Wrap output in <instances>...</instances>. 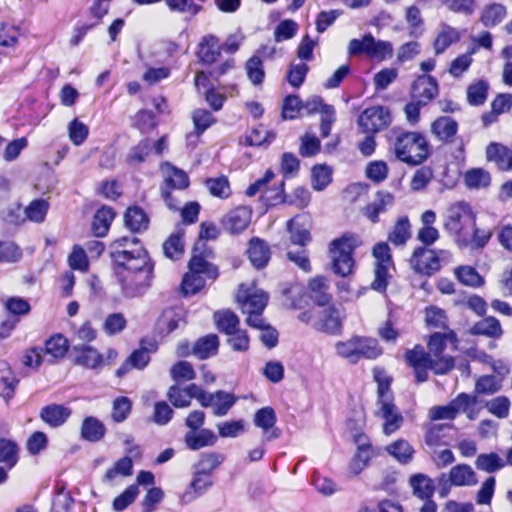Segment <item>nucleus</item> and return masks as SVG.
I'll list each match as a JSON object with an SVG mask.
<instances>
[{
	"mask_svg": "<svg viewBox=\"0 0 512 512\" xmlns=\"http://www.w3.org/2000/svg\"><path fill=\"white\" fill-rule=\"evenodd\" d=\"M127 265H113L121 292L126 298L142 296L151 285L154 265L140 251Z\"/></svg>",
	"mask_w": 512,
	"mask_h": 512,
	"instance_id": "nucleus-1",
	"label": "nucleus"
},
{
	"mask_svg": "<svg viewBox=\"0 0 512 512\" xmlns=\"http://www.w3.org/2000/svg\"><path fill=\"white\" fill-rule=\"evenodd\" d=\"M396 157L409 165L423 163L429 155V144L419 132H400L394 141Z\"/></svg>",
	"mask_w": 512,
	"mask_h": 512,
	"instance_id": "nucleus-2",
	"label": "nucleus"
},
{
	"mask_svg": "<svg viewBox=\"0 0 512 512\" xmlns=\"http://www.w3.org/2000/svg\"><path fill=\"white\" fill-rule=\"evenodd\" d=\"M360 244L359 237L352 233H345L330 243L329 253L334 273L342 277L352 273L354 267L352 254Z\"/></svg>",
	"mask_w": 512,
	"mask_h": 512,
	"instance_id": "nucleus-3",
	"label": "nucleus"
},
{
	"mask_svg": "<svg viewBox=\"0 0 512 512\" xmlns=\"http://www.w3.org/2000/svg\"><path fill=\"white\" fill-rule=\"evenodd\" d=\"M451 254L447 250H434L427 247H418L414 250L410 264L415 272L431 276L441 269L442 263L450 260Z\"/></svg>",
	"mask_w": 512,
	"mask_h": 512,
	"instance_id": "nucleus-4",
	"label": "nucleus"
},
{
	"mask_svg": "<svg viewBox=\"0 0 512 512\" xmlns=\"http://www.w3.org/2000/svg\"><path fill=\"white\" fill-rule=\"evenodd\" d=\"M474 222H476V217L469 204L462 201L456 202L447 208L443 225L449 234L455 236L456 240L459 236H464L465 228L474 226Z\"/></svg>",
	"mask_w": 512,
	"mask_h": 512,
	"instance_id": "nucleus-5",
	"label": "nucleus"
},
{
	"mask_svg": "<svg viewBox=\"0 0 512 512\" xmlns=\"http://www.w3.org/2000/svg\"><path fill=\"white\" fill-rule=\"evenodd\" d=\"M404 358L412 368L430 367V370L436 375L447 374L455 367L454 360L450 358L434 359L421 345H415L413 349L407 350Z\"/></svg>",
	"mask_w": 512,
	"mask_h": 512,
	"instance_id": "nucleus-6",
	"label": "nucleus"
},
{
	"mask_svg": "<svg viewBox=\"0 0 512 512\" xmlns=\"http://www.w3.org/2000/svg\"><path fill=\"white\" fill-rule=\"evenodd\" d=\"M348 52L353 56L366 54L370 58L384 60L392 57L393 46L388 41L376 40L372 34L368 33L361 40H350Z\"/></svg>",
	"mask_w": 512,
	"mask_h": 512,
	"instance_id": "nucleus-7",
	"label": "nucleus"
},
{
	"mask_svg": "<svg viewBox=\"0 0 512 512\" xmlns=\"http://www.w3.org/2000/svg\"><path fill=\"white\" fill-rule=\"evenodd\" d=\"M140 251L145 258H149L148 252L137 237L123 236L111 243L109 255L113 265H127L133 259L132 257Z\"/></svg>",
	"mask_w": 512,
	"mask_h": 512,
	"instance_id": "nucleus-8",
	"label": "nucleus"
},
{
	"mask_svg": "<svg viewBox=\"0 0 512 512\" xmlns=\"http://www.w3.org/2000/svg\"><path fill=\"white\" fill-rule=\"evenodd\" d=\"M440 495L442 497L448 494L450 487L453 486H472L477 483L476 474L471 466L467 464H458L452 467L448 474L442 473L438 479Z\"/></svg>",
	"mask_w": 512,
	"mask_h": 512,
	"instance_id": "nucleus-9",
	"label": "nucleus"
},
{
	"mask_svg": "<svg viewBox=\"0 0 512 512\" xmlns=\"http://www.w3.org/2000/svg\"><path fill=\"white\" fill-rule=\"evenodd\" d=\"M390 122L389 112L382 106L365 109L359 116L358 124L363 132L374 134L388 126Z\"/></svg>",
	"mask_w": 512,
	"mask_h": 512,
	"instance_id": "nucleus-10",
	"label": "nucleus"
},
{
	"mask_svg": "<svg viewBox=\"0 0 512 512\" xmlns=\"http://www.w3.org/2000/svg\"><path fill=\"white\" fill-rule=\"evenodd\" d=\"M189 186L188 175L176 167H172L168 176L165 178L163 184L160 187L161 196L170 210L176 211L178 204L172 202L171 189L183 190Z\"/></svg>",
	"mask_w": 512,
	"mask_h": 512,
	"instance_id": "nucleus-11",
	"label": "nucleus"
},
{
	"mask_svg": "<svg viewBox=\"0 0 512 512\" xmlns=\"http://www.w3.org/2000/svg\"><path fill=\"white\" fill-rule=\"evenodd\" d=\"M252 210L247 206H238L227 212L221 219L223 229L229 234L243 232L251 222Z\"/></svg>",
	"mask_w": 512,
	"mask_h": 512,
	"instance_id": "nucleus-12",
	"label": "nucleus"
},
{
	"mask_svg": "<svg viewBox=\"0 0 512 512\" xmlns=\"http://www.w3.org/2000/svg\"><path fill=\"white\" fill-rule=\"evenodd\" d=\"M439 93L436 78L430 75H421L413 82L411 87V99L417 100L422 105H427Z\"/></svg>",
	"mask_w": 512,
	"mask_h": 512,
	"instance_id": "nucleus-13",
	"label": "nucleus"
},
{
	"mask_svg": "<svg viewBox=\"0 0 512 512\" xmlns=\"http://www.w3.org/2000/svg\"><path fill=\"white\" fill-rule=\"evenodd\" d=\"M236 300L240 304L243 313H262L267 305L268 296L263 291L249 292V290L241 284L236 295Z\"/></svg>",
	"mask_w": 512,
	"mask_h": 512,
	"instance_id": "nucleus-14",
	"label": "nucleus"
},
{
	"mask_svg": "<svg viewBox=\"0 0 512 512\" xmlns=\"http://www.w3.org/2000/svg\"><path fill=\"white\" fill-rule=\"evenodd\" d=\"M314 328L318 331L336 335L342 328L340 311L334 306H329L317 312Z\"/></svg>",
	"mask_w": 512,
	"mask_h": 512,
	"instance_id": "nucleus-15",
	"label": "nucleus"
},
{
	"mask_svg": "<svg viewBox=\"0 0 512 512\" xmlns=\"http://www.w3.org/2000/svg\"><path fill=\"white\" fill-rule=\"evenodd\" d=\"M287 229L293 244L306 246L311 241V222L307 215L301 214L287 222Z\"/></svg>",
	"mask_w": 512,
	"mask_h": 512,
	"instance_id": "nucleus-16",
	"label": "nucleus"
},
{
	"mask_svg": "<svg viewBox=\"0 0 512 512\" xmlns=\"http://www.w3.org/2000/svg\"><path fill=\"white\" fill-rule=\"evenodd\" d=\"M72 414V410L61 404H49L40 410V419L51 428L64 425Z\"/></svg>",
	"mask_w": 512,
	"mask_h": 512,
	"instance_id": "nucleus-17",
	"label": "nucleus"
},
{
	"mask_svg": "<svg viewBox=\"0 0 512 512\" xmlns=\"http://www.w3.org/2000/svg\"><path fill=\"white\" fill-rule=\"evenodd\" d=\"M472 227V235L465 233L464 236H459L456 243L460 248H471L472 250L483 249L490 241L493 231L491 229H482L474 226Z\"/></svg>",
	"mask_w": 512,
	"mask_h": 512,
	"instance_id": "nucleus-18",
	"label": "nucleus"
},
{
	"mask_svg": "<svg viewBox=\"0 0 512 512\" xmlns=\"http://www.w3.org/2000/svg\"><path fill=\"white\" fill-rule=\"evenodd\" d=\"M450 342L452 344H455L457 342V336L452 331L449 330L448 332L439 333L436 332L432 334L428 341V352L431 354L432 358L434 359H442V358H450L455 361L453 356L445 355L444 351L447 347V343Z\"/></svg>",
	"mask_w": 512,
	"mask_h": 512,
	"instance_id": "nucleus-19",
	"label": "nucleus"
},
{
	"mask_svg": "<svg viewBox=\"0 0 512 512\" xmlns=\"http://www.w3.org/2000/svg\"><path fill=\"white\" fill-rule=\"evenodd\" d=\"M378 415L385 420L383 424V432L391 435L396 432L402 425L404 418L392 402H384L378 406Z\"/></svg>",
	"mask_w": 512,
	"mask_h": 512,
	"instance_id": "nucleus-20",
	"label": "nucleus"
},
{
	"mask_svg": "<svg viewBox=\"0 0 512 512\" xmlns=\"http://www.w3.org/2000/svg\"><path fill=\"white\" fill-rule=\"evenodd\" d=\"M486 157L488 161L495 163L499 170H512V150L508 147L492 142L486 148Z\"/></svg>",
	"mask_w": 512,
	"mask_h": 512,
	"instance_id": "nucleus-21",
	"label": "nucleus"
},
{
	"mask_svg": "<svg viewBox=\"0 0 512 512\" xmlns=\"http://www.w3.org/2000/svg\"><path fill=\"white\" fill-rule=\"evenodd\" d=\"M458 131V123L449 116L438 117L431 124V132L437 140L443 143H451Z\"/></svg>",
	"mask_w": 512,
	"mask_h": 512,
	"instance_id": "nucleus-22",
	"label": "nucleus"
},
{
	"mask_svg": "<svg viewBox=\"0 0 512 512\" xmlns=\"http://www.w3.org/2000/svg\"><path fill=\"white\" fill-rule=\"evenodd\" d=\"M74 363L88 369H97L103 363V356L92 346L73 347Z\"/></svg>",
	"mask_w": 512,
	"mask_h": 512,
	"instance_id": "nucleus-23",
	"label": "nucleus"
},
{
	"mask_svg": "<svg viewBox=\"0 0 512 512\" xmlns=\"http://www.w3.org/2000/svg\"><path fill=\"white\" fill-rule=\"evenodd\" d=\"M213 485L211 476L195 469L188 489L182 495V502L189 503L203 495Z\"/></svg>",
	"mask_w": 512,
	"mask_h": 512,
	"instance_id": "nucleus-24",
	"label": "nucleus"
},
{
	"mask_svg": "<svg viewBox=\"0 0 512 512\" xmlns=\"http://www.w3.org/2000/svg\"><path fill=\"white\" fill-rule=\"evenodd\" d=\"M247 253L252 265L257 269L264 268L271 255L269 246L260 238H252L250 240Z\"/></svg>",
	"mask_w": 512,
	"mask_h": 512,
	"instance_id": "nucleus-25",
	"label": "nucleus"
},
{
	"mask_svg": "<svg viewBox=\"0 0 512 512\" xmlns=\"http://www.w3.org/2000/svg\"><path fill=\"white\" fill-rule=\"evenodd\" d=\"M219 338L216 334H208L199 338L192 346V355L200 360L208 359L218 353Z\"/></svg>",
	"mask_w": 512,
	"mask_h": 512,
	"instance_id": "nucleus-26",
	"label": "nucleus"
},
{
	"mask_svg": "<svg viewBox=\"0 0 512 512\" xmlns=\"http://www.w3.org/2000/svg\"><path fill=\"white\" fill-rule=\"evenodd\" d=\"M284 181L282 180L279 184V192L273 198L274 203L287 202L290 205H295L299 209H303L308 206L311 200V194L305 187L299 186L294 189L292 196L289 200L286 199L284 194Z\"/></svg>",
	"mask_w": 512,
	"mask_h": 512,
	"instance_id": "nucleus-27",
	"label": "nucleus"
},
{
	"mask_svg": "<svg viewBox=\"0 0 512 512\" xmlns=\"http://www.w3.org/2000/svg\"><path fill=\"white\" fill-rule=\"evenodd\" d=\"M106 427L102 421L94 416H87L83 419L81 425L82 439L95 443L104 438Z\"/></svg>",
	"mask_w": 512,
	"mask_h": 512,
	"instance_id": "nucleus-28",
	"label": "nucleus"
},
{
	"mask_svg": "<svg viewBox=\"0 0 512 512\" xmlns=\"http://www.w3.org/2000/svg\"><path fill=\"white\" fill-rule=\"evenodd\" d=\"M125 226L134 233L145 231L149 226V217L138 206L129 207L124 214Z\"/></svg>",
	"mask_w": 512,
	"mask_h": 512,
	"instance_id": "nucleus-29",
	"label": "nucleus"
},
{
	"mask_svg": "<svg viewBox=\"0 0 512 512\" xmlns=\"http://www.w3.org/2000/svg\"><path fill=\"white\" fill-rule=\"evenodd\" d=\"M209 407H212L215 416H225L236 403L237 398L229 392L218 390L211 393Z\"/></svg>",
	"mask_w": 512,
	"mask_h": 512,
	"instance_id": "nucleus-30",
	"label": "nucleus"
},
{
	"mask_svg": "<svg viewBox=\"0 0 512 512\" xmlns=\"http://www.w3.org/2000/svg\"><path fill=\"white\" fill-rule=\"evenodd\" d=\"M455 414L464 413L470 420H474L478 414L476 405L478 403V396L476 394L460 393L458 396L450 401Z\"/></svg>",
	"mask_w": 512,
	"mask_h": 512,
	"instance_id": "nucleus-31",
	"label": "nucleus"
},
{
	"mask_svg": "<svg viewBox=\"0 0 512 512\" xmlns=\"http://www.w3.org/2000/svg\"><path fill=\"white\" fill-rule=\"evenodd\" d=\"M394 197L389 192H378L375 200L368 204L364 209V215L373 223L378 222L379 214L386 211L388 206H392Z\"/></svg>",
	"mask_w": 512,
	"mask_h": 512,
	"instance_id": "nucleus-32",
	"label": "nucleus"
},
{
	"mask_svg": "<svg viewBox=\"0 0 512 512\" xmlns=\"http://www.w3.org/2000/svg\"><path fill=\"white\" fill-rule=\"evenodd\" d=\"M330 282L324 276H317L310 280L309 289L311 299L319 306H326L331 301V295L327 292Z\"/></svg>",
	"mask_w": 512,
	"mask_h": 512,
	"instance_id": "nucleus-33",
	"label": "nucleus"
},
{
	"mask_svg": "<svg viewBox=\"0 0 512 512\" xmlns=\"http://www.w3.org/2000/svg\"><path fill=\"white\" fill-rule=\"evenodd\" d=\"M460 39L459 32L448 24H442L438 32L433 47L436 55H440L450 47L453 43L458 42Z\"/></svg>",
	"mask_w": 512,
	"mask_h": 512,
	"instance_id": "nucleus-34",
	"label": "nucleus"
},
{
	"mask_svg": "<svg viewBox=\"0 0 512 512\" xmlns=\"http://www.w3.org/2000/svg\"><path fill=\"white\" fill-rule=\"evenodd\" d=\"M216 440L215 434L208 429H202L198 433L189 431L184 437V442L190 450H199L206 446H212Z\"/></svg>",
	"mask_w": 512,
	"mask_h": 512,
	"instance_id": "nucleus-35",
	"label": "nucleus"
},
{
	"mask_svg": "<svg viewBox=\"0 0 512 512\" xmlns=\"http://www.w3.org/2000/svg\"><path fill=\"white\" fill-rule=\"evenodd\" d=\"M153 148V142L144 138L138 144L132 146L125 157V162L130 166H138L145 162Z\"/></svg>",
	"mask_w": 512,
	"mask_h": 512,
	"instance_id": "nucleus-36",
	"label": "nucleus"
},
{
	"mask_svg": "<svg viewBox=\"0 0 512 512\" xmlns=\"http://www.w3.org/2000/svg\"><path fill=\"white\" fill-rule=\"evenodd\" d=\"M414 495L426 501L431 500L435 486L433 480L425 474L418 473L410 477Z\"/></svg>",
	"mask_w": 512,
	"mask_h": 512,
	"instance_id": "nucleus-37",
	"label": "nucleus"
},
{
	"mask_svg": "<svg viewBox=\"0 0 512 512\" xmlns=\"http://www.w3.org/2000/svg\"><path fill=\"white\" fill-rule=\"evenodd\" d=\"M373 455L374 452L369 443L359 444L356 454L349 463V472L354 476L360 474L368 465Z\"/></svg>",
	"mask_w": 512,
	"mask_h": 512,
	"instance_id": "nucleus-38",
	"label": "nucleus"
},
{
	"mask_svg": "<svg viewBox=\"0 0 512 512\" xmlns=\"http://www.w3.org/2000/svg\"><path fill=\"white\" fill-rule=\"evenodd\" d=\"M472 335H484L491 338H499L503 334L500 322L492 316L485 317L475 323L471 329Z\"/></svg>",
	"mask_w": 512,
	"mask_h": 512,
	"instance_id": "nucleus-39",
	"label": "nucleus"
},
{
	"mask_svg": "<svg viewBox=\"0 0 512 512\" xmlns=\"http://www.w3.org/2000/svg\"><path fill=\"white\" fill-rule=\"evenodd\" d=\"M115 217L112 208L103 206L98 209L93 217L92 230L97 237H103L109 230V227Z\"/></svg>",
	"mask_w": 512,
	"mask_h": 512,
	"instance_id": "nucleus-40",
	"label": "nucleus"
},
{
	"mask_svg": "<svg viewBox=\"0 0 512 512\" xmlns=\"http://www.w3.org/2000/svg\"><path fill=\"white\" fill-rule=\"evenodd\" d=\"M506 15L507 10L503 4L492 3L483 8L480 20L485 27H494L500 24Z\"/></svg>",
	"mask_w": 512,
	"mask_h": 512,
	"instance_id": "nucleus-41",
	"label": "nucleus"
},
{
	"mask_svg": "<svg viewBox=\"0 0 512 512\" xmlns=\"http://www.w3.org/2000/svg\"><path fill=\"white\" fill-rule=\"evenodd\" d=\"M18 379L15 377L6 362H0V395L5 399H11L14 395Z\"/></svg>",
	"mask_w": 512,
	"mask_h": 512,
	"instance_id": "nucleus-42",
	"label": "nucleus"
},
{
	"mask_svg": "<svg viewBox=\"0 0 512 512\" xmlns=\"http://www.w3.org/2000/svg\"><path fill=\"white\" fill-rule=\"evenodd\" d=\"M220 55L218 39L212 35L205 36L199 44L198 56L204 63L211 64Z\"/></svg>",
	"mask_w": 512,
	"mask_h": 512,
	"instance_id": "nucleus-43",
	"label": "nucleus"
},
{
	"mask_svg": "<svg viewBox=\"0 0 512 512\" xmlns=\"http://www.w3.org/2000/svg\"><path fill=\"white\" fill-rule=\"evenodd\" d=\"M68 340L61 334L50 337L43 349V355H50L53 359L63 358L68 351Z\"/></svg>",
	"mask_w": 512,
	"mask_h": 512,
	"instance_id": "nucleus-44",
	"label": "nucleus"
},
{
	"mask_svg": "<svg viewBox=\"0 0 512 512\" xmlns=\"http://www.w3.org/2000/svg\"><path fill=\"white\" fill-rule=\"evenodd\" d=\"M214 320L219 331L225 334H232L238 330L239 318L230 310L217 311L214 313Z\"/></svg>",
	"mask_w": 512,
	"mask_h": 512,
	"instance_id": "nucleus-45",
	"label": "nucleus"
},
{
	"mask_svg": "<svg viewBox=\"0 0 512 512\" xmlns=\"http://www.w3.org/2000/svg\"><path fill=\"white\" fill-rule=\"evenodd\" d=\"M478 470L487 473L496 472L505 467V461L495 452L479 454L475 461Z\"/></svg>",
	"mask_w": 512,
	"mask_h": 512,
	"instance_id": "nucleus-46",
	"label": "nucleus"
},
{
	"mask_svg": "<svg viewBox=\"0 0 512 512\" xmlns=\"http://www.w3.org/2000/svg\"><path fill=\"white\" fill-rule=\"evenodd\" d=\"M189 272L203 275L208 279H216L219 275L218 268L206 261L202 256L193 255L189 261Z\"/></svg>",
	"mask_w": 512,
	"mask_h": 512,
	"instance_id": "nucleus-47",
	"label": "nucleus"
},
{
	"mask_svg": "<svg viewBox=\"0 0 512 512\" xmlns=\"http://www.w3.org/2000/svg\"><path fill=\"white\" fill-rule=\"evenodd\" d=\"M489 84L485 80H478L467 88V101L472 106L483 105L488 96Z\"/></svg>",
	"mask_w": 512,
	"mask_h": 512,
	"instance_id": "nucleus-48",
	"label": "nucleus"
},
{
	"mask_svg": "<svg viewBox=\"0 0 512 512\" xmlns=\"http://www.w3.org/2000/svg\"><path fill=\"white\" fill-rule=\"evenodd\" d=\"M387 451L402 464H407L413 459L414 449L404 439H399L390 444Z\"/></svg>",
	"mask_w": 512,
	"mask_h": 512,
	"instance_id": "nucleus-49",
	"label": "nucleus"
},
{
	"mask_svg": "<svg viewBox=\"0 0 512 512\" xmlns=\"http://www.w3.org/2000/svg\"><path fill=\"white\" fill-rule=\"evenodd\" d=\"M206 188L210 194L220 199H227L231 195L230 183L226 176L208 178L205 181Z\"/></svg>",
	"mask_w": 512,
	"mask_h": 512,
	"instance_id": "nucleus-50",
	"label": "nucleus"
},
{
	"mask_svg": "<svg viewBox=\"0 0 512 512\" xmlns=\"http://www.w3.org/2000/svg\"><path fill=\"white\" fill-rule=\"evenodd\" d=\"M49 203L45 199H35L25 208L26 218L31 222L42 223L47 215Z\"/></svg>",
	"mask_w": 512,
	"mask_h": 512,
	"instance_id": "nucleus-51",
	"label": "nucleus"
},
{
	"mask_svg": "<svg viewBox=\"0 0 512 512\" xmlns=\"http://www.w3.org/2000/svg\"><path fill=\"white\" fill-rule=\"evenodd\" d=\"M448 429H450L448 424H429L424 437L425 444L430 448L445 444L443 438L445 437V431Z\"/></svg>",
	"mask_w": 512,
	"mask_h": 512,
	"instance_id": "nucleus-52",
	"label": "nucleus"
},
{
	"mask_svg": "<svg viewBox=\"0 0 512 512\" xmlns=\"http://www.w3.org/2000/svg\"><path fill=\"white\" fill-rule=\"evenodd\" d=\"M18 447L15 442L0 438V463H4L7 469H11L18 461Z\"/></svg>",
	"mask_w": 512,
	"mask_h": 512,
	"instance_id": "nucleus-53",
	"label": "nucleus"
},
{
	"mask_svg": "<svg viewBox=\"0 0 512 512\" xmlns=\"http://www.w3.org/2000/svg\"><path fill=\"white\" fill-rule=\"evenodd\" d=\"M132 411V401L126 396H119L114 399L111 418L116 423L124 422Z\"/></svg>",
	"mask_w": 512,
	"mask_h": 512,
	"instance_id": "nucleus-54",
	"label": "nucleus"
},
{
	"mask_svg": "<svg viewBox=\"0 0 512 512\" xmlns=\"http://www.w3.org/2000/svg\"><path fill=\"white\" fill-rule=\"evenodd\" d=\"M276 137L273 131H269L263 125L253 128L246 137V142L250 146H261L270 144Z\"/></svg>",
	"mask_w": 512,
	"mask_h": 512,
	"instance_id": "nucleus-55",
	"label": "nucleus"
},
{
	"mask_svg": "<svg viewBox=\"0 0 512 512\" xmlns=\"http://www.w3.org/2000/svg\"><path fill=\"white\" fill-rule=\"evenodd\" d=\"M225 460V456L218 452L205 453L194 468L202 473L211 474Z\"/></svg>",
	"mask_w": 512,
	"mask_h": 512,
	"instance_id": "nucleus-56",
	"label": "nucleus"
},
{
	"mask_svg": "<svg viewBox=\"0 0 512 512\" xmlns=\"http://www.w3.org/2000/svg\"><path fill=\"white\" fill-rule=\"evenodd\" d=\"M358 341V360L360 358L375 359L381 355L382 349L379 347L377 340L358 336Z\"/></svg>",
	"mask_w": 512,
	"mask_h": 512,
	"instance_id": "nucleus-57",
	"label": "nucleus"
},
{
	"mask_svg": "<svg viewBox=\"0 0 512 512\" xmlns=\"http://www.w3.org/2000/svg\"><path fill=\"white\" fill-rule=\"evenodd\" d=\"M457 279L464 285L471 287H480L483 285L484 280L471 266H460L455 270Z\"/></svg>",
	"mask_w": 512,
	"mask_h": 512,
	"instance_id": "nucleus-58",
	"label": "nucleus"
},
{
	"mask_svg": "<svg viewBox=\"0 0 512 512\" xmlns=\"http://www.w3.org/2000/svg\"><path fill=\"white\" fill-rule=\"evenodd\" d=\"M167 399L175 408H187L191 405L189 394L178 384L171 385L166 394Z\"/></svg>",
	"mask_w": 512,
	"mask_h": 512,
	"instance_id": "nucleus-59",
	"label": "nucleus"
},
{
	"mask_svg": "<svg viewBox=\"0 0 512 512\" xmlns=\"http://www.w3.org/2000/svg\"><path fill=\"white\" fill-rule=\"evenodd\" d=\"M247 76L254 85H260L265 76L262 60L254 55L249 58L245 65Z\"/></svg>",
	"mask_w": 512,
	"mask_h": 512,
	"instance_id": "nucleus-60",
	"label": "nucleus"
},
{
	"mask_svg": "<svg viewBox=\"0 0 512 512\" xmlns=\"http://www.w3.org/2000/svg\"><path fill=\"white\" fill-rule=\"evenodd\" d=\"M332 180V171L326 165H316L312 169V187L322 191Z\"/></svg>",
	"mask_w": 512,
	"mask_h": 512,
	"instance_id": "nucleus-61",
	"label": "nucleus"
},
{
	"mask_svg": "<svg viewBox=\"0 0 512 512\" xmlns=\"http://www.w3.org/2000/svg\"><path fill=\"white\" fill-rule=\"evenodd\" d=\"M170 376L176 382L191 381L196 378L193 366L187 361H179L170 369Z\"/></svg>",
	"mask_w": 512,
	"mask_h": 512,
	"instance_id": "nucleus-62",
	"label": "nucleus"
},
{
	"mask_svg": "<svg viewBox=\"0 0 512 512\" xmlns=\"http://www.w3.org/2000/svg\"><path fill=\"white\" fill-rule=\"evenodd\" d=\"M490 182V174L481 168L468 170L465 174V183L470 188L487 187Z\"/></svg>",
	"mask_w": 512,
	"mask_h": 512,
	"instance_id": "nucleus-63",
	"label": "nucleus"
},
{
	"mask_svg": "<svg viewBox=\"0 0 512 512\" xmlns=\"http://www.w3.org/2000/svg\"><path fill=\"white\" fill-rule=\"evenodd\" d=\"M163 252L169 259H179L184 252L182 236L179 233L170 235L163 243Z\"/></svg>",
	"mask_w": 512,
	"mask_h": 512,
	"instance_id": "nucleus-64",
	"label": "nucleus"
}]
</instances>
